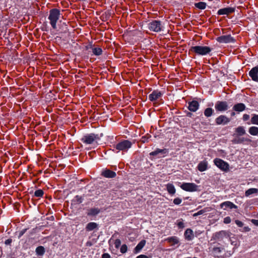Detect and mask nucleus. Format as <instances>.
Returning <instances> with one entry per match:
<instances>
[{"mask_svg": "<svg viewBox=\"0 0 258 258\" xmlns=\"http://www.w3.org/2000/svg\"><path fill=\"white\" fill-rule=\"evenodd\" d=\"M103 136L102 133L95 134L94 133L88 134L84 136L81 139V141L86 144H91L95 143L99 144V141Z\"/></svg>", "mask_w": 258, "mask_h": 258, "instance_id": "nucleus-1", "label": "nucleus"}, {"mask_svg": "<svg viewBox=\"0 0 258 258\" xmlns=\"http://www.w3.org/2000/svg\"><path fill=\"white\" fill-rule=\"evenodd\" d=\"M212 49L207 46H191L189 49V52H194L198 55H205L209 54Z\"/></svg>", "mask_w": 258, "mask_h": 258, "instance_id": "nucleus-2", "label": "nucleus"}, {"mask_svg": "<svg viewBox=\"0 0 258 258\" xmlns=\"http://www.w3.org/2000/svg\"><path fill=\"white\" fill-rule=\"evenodd\" d=\"M60 11L56 9H53L50 11L48 19L53 29L56 28V22L59 19Z\"/></svg>", "mask_w": 258, "mask_h": 258, "instance_id": "nucleus-3", "label": "nucleus"}, {"mask_svg": "<svg viewBox=\"0 0 258 258\" xmlns=\"http://www.w3.org/2000/svg\"><path fill=\"white\" fill-rule=\"evenodd\" d=\"M214 163L221 170L227 171L229 170V165L228 163L221 159H215Z\"/></svg>", "mask_w": 258, "mask_h": 258, "instance_id": "nucleus-4", "label": "nucleus"}, {"mask_svg": "<svg viewBox=\"0 0 258 258\" xmlns=\"http://www.w3.org/2000/svg\"><path fill=\"white\" fill-rule=\"evenodd\" d=\"M132 143L128 140H124L116 144L115 148L118 150L127 151L131 147Z\"/></svg>", "mask_w": 258, "mask_h": 258, "instance_id": "nucleus-5", "label": "nucleus"}, {"mask_svg": "<svg viewBox=\"0 0 258 258\" xmlns=\"http://www.w3.org/2000/svg\"><path fill=\"white\" fill-rule=\"evenodd\" d=\"M148 28L150 31L154 32H159L161 31L162 25L160 21L154 20L148 24Z\"/></svg>", "mask_w": 258, "mask_h": 258, "instance_id": "nucleus-6", "label": "nucleus"}, {"mask_svg": "<svg viewBox=\"0 0 258 258\" xmlns=\"http://www.w3.org/2000/svg\"><path fill=\"white\" fill-rule=\"evenodd\" d=\"M198 185L194 183H183L180 187L184 190L192 192L198 190Z\"/></svg>", "mask_w": 258, "mask_h": 258, "instance_id": "nucleus-7", "label": "nucleus"}, {"mask_svg": "<svg viewBox=\"0 0 258 258\" xmlns=\"http://www.w3.org/2000/svg\"><path fill=\"white\" fill-rule=\"evenodd\" d=\"M215 108L217 111L222 112L227 110L228 106L227 102L218 101L216 103Z\"/></svg>", "mask_w": 258, "mask_h": 258, "instance_id": "nucleus-8", "label": "nucleus"}, {"mask_svg": "<svg viewBox=\"0 0 258 258\" xmlns=\"http://www.w3.org/2000/svg\"><path fill=\"white\" fill-rule=\"evenodd\" d=\"M217 41L219 43H230L234 42V39L230 35H222L217 38Z\"/></svg>", "mask_w": 258, "mask_h": 258, "instance_id": "nucleus-9", "label": "nucleus"}, {"mask_svg": "<svg viewBox=\"0 0 258 258\" xmlns=\"http://www.w3.org/2000/svg\"><path fill=\"white\" fill-rule=\"evenodd\" d=\"M162 95V93L161 91L154 90L149 95V99L151 101L153 102L157 100L159 98L161 97Z\"/></svg>", "mask_w": 258, "mask_h": 258, "instance_id": "nucleus-10", "label": "nucleus"}, {"mask_svg": "<svg viewBox=\"0 0 258 258\" xmlns=\"http://www.w3.org/2000/svg\"><path fill=\"white\" fill-rule=\"evenodd\" d=\"M215 121L217 125L226 124L230 121V119L227 116L221 115L216 118Z\"/></svg>", "mask_w": 258, "mask_h": 258, "instance_id": "nucleus-11", "label": "nucleus"}, {"mask_svg": "<svg viewBox=\"0 0 258 258\" xmlns=\"http://www.w3.org/2000/svg\"><path fill=\"white\" fill-rule=\"evenodd\" d=\"M249 76L253 81L258 82V65L249 71Z\"/></svg>", "mask_w": 258, "mask_h": 258, "instance_id": "nucleus-12", "label": "nucleus"}, {"mask_svg": "<svg viewBox=\"0 0 258 258\" xmlns=\"http://www.w3.org/2000/svg\"><path fill=\"white\" fill-rule=\"evenodd\" d=\"M235 11V9L233 8L230 7H227L223 9H221L218 10L217 14L219 15H229L230 14H231L233 13Z\"/></svg>", "mask_w": 258, "mask_h": 258, "instance_id": "nucleus-13", "label": "nucleus"}, {"mask_svg": "<svg viewBox=\"0 0 258 258\" xmlns=\"http://www.w3.org/2000/svg\"><path fill=\"white\" fill-rule=\"evenodd\" d=\"M199 107V103L197 101L193 100L188 102V109L192 112L196 111Z\"/></svg>", "mask_w": 258, "mask_h": 258, "instance_id": "nucleus-14", "label": "nucleus"}, {"mask_svg": "<svg viewBox=\"0 0 258 258\" xmlns=\"http://www.w3.org/2000/svg\"><path fill=\"white\" fill-rule=\"evenodd\" d=\"M220 207L221 208H223L224 210H226L227 208H229L230 209L237 208L236 205L230 201H226L221 203L220 204Z\"/></svg>", "mask_w": 258, "mask_h": 258, "instance_id": "nucleus-15", "label": "nucleus"}, {"mask_svg": "<svg viewBox=\"0 0 258 258\" xmlns=\"http://www.w3.org/2000/svg\"><path fill=\"white\" fill-rule=\"evenodd\" d=\"M116 173L109 169L104 170L102 172V175L106 178H113L116 176Z\"/></svg>", "mask_w": 258, "mask_h": 258, "instance_id": "nucleus-16", "label": "nucleus"}, {"mask_svg": "<svg viewBox=\"0 0 258 258\" xmlns=\"http://www.w3.org/2000/svg\"><path fill=\"white\" fill-rule=\"evenodd\" d=\"M229 236V232L225 231H220L215 234V238L217 239H222L224 237Z\"/></svg>", "mask_w": 258, "mask_h": 258, "instance_id": "nucleus-17", "label": "nucleus"}, {"mask_svg": "<svg viewBox=\"0 0 258 258\" xmlns=\"http://www.w3.org/2000/svg\"><path fill=\"white\" fill-rule=\"evenodd\" d=\"M245 105L242 103H237L233 107V109L237 112H241L245 109Z\"/></svg>", "mask_w": 258, "mask_h": 258, "instance_id": "nucleus-18", "label": "nucleus"}, {"mask_svg": "<svg viewBox=\"0 0 258 258\" xmlns=\"http://www.w3.org/2000/svg\"><path fill=\"white\" fill-rule=\"evenodd\" d=\"M207 168L208 162L205 160L200 162L198 166V169L201 172H203L206 170L207 169Z\"/></svg>", "mask_w": 258, "mask_h": 258, "instance_id": "nucleus-19", "label": "nucleus"}, {"mask_svg": "<svg viewBox=\"0 0 258 258\" xmlns=\"http://www.w3.org/2000/svg\"><path fill=\"white\" fill-rule=\"evenodd\" d=\"M184 237L187 240H192L194 237L192 230L190 229H187L184 232Z\"/></svg>", "mask_w": 258, "mask_h": 258, "instance_id": "nucleus-20", "label": "nucleus"}, {"mask_svg": "<svg viewBox=\"0 0 258 258\" xmlns=\"http://www.w3.org/2000/svg\"><path fill=\"white\" fill-rule=\"evenodd\" d=\"M168 153V150L167 149H157L155 151L152 152L150 153V155L152 156H156L160 154H165Z\"/></svg>", "mask_w": 258, "mask_h": 258, "instance_id": "nucleus-21", "label": "nucleus"}, {"mask_svg": "<svg viewBox=\"0 0 258 258\" xmlns=\"http://www.w3.org/2000/svg\"><path fill=\"white\" fill-rule=\"evenodd\" d=\"M166 240L171 244V245H173L179 243V239L176 236H171L167 238Z\"/></svg>", "mask_w": 258, "mask_h": 258, "instance_id": "nucleus-22", "label": "nucleus"}, {"mask_svg": "<svg viewBox=\"0 0 258 258\" xmlns=\"http://www.w3.org/2000/svg\"><path fill=\"white\" fill-rule=\"evenodd\" d=\"M145 245V240H142L135 248L134 252L139 253Z\"/></svg>", "mask_w": 258, "mask_h": 258, "instance_id": "nucleus-23", "label": "nucleus"}, {"mask_svg": "<svg viewBox=\"0 0 258 258\" xmlns=\"http://www.w3.org/2000/svg\"><path fill=\"white\" fill-rule=\"evenodd\" d=\"M100 212V210L98 208H91L87 213L88 216H94L98 215Z\"/></svg>", "mask_w": 258, "mask_h": 258, "instance_id": "nucleus-24", "label": "nucleus"}, {"mask_svg": "<svg viewBox=\"0 0 258 258\" xmlns=\"http://www.w3.org/2000/svg\"><path fill=\"white\" fill-rule=\"evenodd\" d=\"M235 132L239 136H242L245 134V131L243 126H239L236 128Z\"/></svg>", "mask_w": 258, "mask_h": 258, "instance_id": "nucleus-25", "label": "nucleus"}, {"mask_svg": "<svg viewBox=\"0 0 258 258\" xmlns=\"http://www.w3.org/2000/svg\"><path fill=\"white\" fill-rule=\"evenodd\" d=\"M251 141L249 139L245 138H239L234 140V142L236 144H242L245 142H250Z\"/></svg>", "mask_w": 258, "mask_h": 258, "instance_id": "nucleus-26", "label": "nucleus"}, {"mask_svg": "<svg viewBox=\"0 0 258 258\" xmlns=\"http://www.w3.org/2000/svg\"><path fill=\"white\" fill-rule=\"evenodd\" d=\"M97 227V224L95 222H90L86 226V230L87 231H92Z\"/></svg>", "mask_w": 258, "mask_h": 258, "instance_id": "nucleus-27", "label": "nucleus"}, {"mask_svg": "<svg viewBox=\"0 0 258 258\" xmlns=\"http://www.w3.org/2000/svg\"><path fill=\"white\" fill-rule=\"evenodd\" d=\"M248 132L252 136H258V127L256 126H251L249 128Z\"/></svg>", "mask_w": 258, "mask_h": 258, "instance_id": "nucleus-28", "label": "nucleus"}, {"mask_svg": "<svg viewBox=\"0 0 258 258\" xmlns=\"http://www.w3.org/2000/svg\"><path fill=\"white\" fill-rule=\"evenodd\" d=\"M258 192V189L255 188H251L247 189L245 192V196L248 197L253 194H257Z\"/></svg>", "mask_w": 258, "mask_h": 258, "instance_id": "nucleus-29", "label": "nucleus"}, {"mask_svg": "<svg viewBox=\"0 0 258 258\" xmlns=\"http://www.w3.org/2000/svg\"><path fill=\"white\" fill-rule=\"evenodd\" d=\"M84 199L82 197L76 196L72 201L74 204H80L83 202Z\"/></svg>", "mask_w": 258, "mask_h": 258, "instance_id": "nucleus-30", "label": "nucleus"}, {"mask_svg": "<svg viewBox=\"0 0 258 258\" xmlns=\"http://www.w3.org/2000/svg\"><path fill=\"white\" fill-rule=\"evenodd\" d=\"M36 253L38 255H43L45 252V248L42 246H38L35 250Z\"/></svg>", "mask_w": 258, "mask_h": 258, "instance_id": "nucleus-31", "label": "nucleus"}, {"mask_svg": "<svg viewBox=\"0 0 258 258\" xmlns=\"http://www.w3.org/2000/svg\"><path fill=\"white\" fill-rule=\"evenodd\" d=\"M167 190L170 195H174L175 193V188L172 184L169 183L167 185Z\"/></svg>", "mask_w": 258, "mask_h": 258, "instance_id": "nucleus-32", "label": "nucleus"}, {"mask_svg": "<svg viewBox=\"0 0 258 258\" xmlns=\"http://www.w3.org/2000/svg\"><path fill=\"white\" fill-rule=\"evenodd\" d=\"M92 52L94 55L99 56L102 54V50L100 47L92 48Z\"/></svg>", "mask_w": 258, "mask_h": 258, "instance_id": "nucleus-33", "label": "nucleus"}, {"mask_svg": "<svg viewBox=\"0 0 258 258\" xmlns=\"http://www.w3.org/2000/svg\"><path fill=\"white\" fill-rule=\"evenodd\" d=\"M214 110L212 108H207L204 111V115L206 117H210L212 115Z\"/></svg>", "mask_w": 258, "mask_h": 258, "instance_id": "nucleus-34", "label": "nucleus"}, {"mask_svg": "<svg viewBox=\"0 0 258 258\" xmlns=\"http://www.w3.org/2000/svg\"><path fill=\"white\" fill-rule=\"evenodd\" d=\"M196 7L199 9L204 10L206 8V4L204 2H199L195 4Z\"/></svg>", "mask_w": 258, "mask_h": 258, "instance_id": "nucleus-35", "label": "nucleus"}, {"mask_svg": "<svg viewBox=\"0 0 258 258\" xmlns=\"http://www.w3.org/2000/svg\"><path fill=\"white\" fill-rule=\"evenodd\" d=\"M251 122L252 124L258 125V115L253 114L251 118Z\"/></svg>", "mask_w": 258, "mask_h": 258, "instance_id": "nucleus-36", "label": "nucleus"}, {"mask_svg": "<svg viewBox=\"0 0 258 258\" xmlns=\"http://www.w3.org/2000/svg\"><path fill=\"white\" fill-rule=\"evenodd\" d=\"M44 194L43 191L42 189L36 190L34 192V196L36 197H42Z\"/></svg>", "mask_w": 258, "mask_h": 258, "instance_id": "nucleus-37", "label": "nucleus"}, {"mask_svg": "<svg viewBox=\"0 0 258 258\" xmlns=\"http://www.w3.org/2000/svg\"><path fill=\"white\" fill-rule=\"evenodd\" d=\"M127 247L125 244H123L120 247V252L122 253H124L126 252Z\"/></svg>", "mask_w": 258, "mask_h": 258, "instance_id": "nucleus-38", "label": "nucleus"}, {"mask_svg": "<svg viewBox=\"0 0 258 258\" xmlns=\"http://www.w3.org/2000/svg\"><path fill=\"white\" fill-rule=\"evenodd\" d=\"M181 199L179 198H176L174 199L173 200V203L175 205H179L181 203Z\"/></svg>", "mask_w": 258, "mask_h": 258, "instance_id": "nucleus-39", "label": "nucleus"}, {"mask_svg": "<svg viewBox=\"0 0 258 258\" xmlns=\"http://www.w3.org/2000/svg\"><path fill=\"white\" fill-rule=\"evenodd\" d=\"M114 245L115 247L116 248H118L121 245V241L118 239H116L114 242Z\"/></svg>", "mask_w": 258, "mask_h": 258, "instance_id": "nucleus-40", "label": "nucleus"}, {"mask_svg": "<svg viewBox=\"0 0 258 258\" xmlns=\"http://www.w3.org/2000/svg\"><path fill=\"white\" fill-rule=\"evenodd\" d=\"M235 222L239 227H242L243 226V223L238 220H236Z\"/></svg>", "mask_w": 258, "mask_h": 258, "instance_id": "nucleus-41", "label": "nucleus"}, {"mask_svg": "<svg viewBox=\"0 0 258 258\" xmlns=\"http://www.w3.org/2000/svg\"><path fill=\"white\" fill-rule=\"evenodd\" d=\"M27 230V229H24L22 230H21V231H20V232L19 233V235H18V238H20V237H21V236H22L24 234V233L26 232Z\"/></svg>", "mask_w": 258, "mask_h": 258, "instance_id": "nucleus-42", "label": "nucleus"}, {"mask_svg": "<svg viewBox=\"0 0 258 258\" xmlns=\"http://www.w3.org/2000/svg\"><path fill=\"white\" fill-rule=\"evenodd\" d=\"M231 222V218L230 217H226L224 219V223L225 224H229Z\"/></svg>", "mask_w": 258, "mask_h": 258, "instance_id": "nucleus-43", "label": "nucleus"}, {"mask_svg": "<svg viewBox=\"0 0 258 258\" xmlns=\"http://www.w3.org/2000/svg\"><path fill=\"white\" fill-rule=\"evenodd\" d=\"M12 241V239L11 238L8 239L5 241V244L7 245H11Z\"/></svg>", "mask_w": 258, "mask_h": 258, "instance_id": "nucleus-44", "label": "nucleus"}, {"mask_svg": "<svg viewBox=\"0 0 258 258\" xmlns=\"http://www.w3.org/2000/svg\"><path fill=\"white\" fill-rule=\"evenodd\" d=\"M177 226L179 228H183L184 227V223L182 222H179L177 223Z\"/></svg>", "mask_w": 258, "mask_h": 258, "instance_id": "nucleus-45", "label": "nucleus"}, {"mask_svg": "<svg viewBox=\"0 0 258 258\" xmlns=\"http://www.w3.org/2000/svg\"><path fill=\"white\" fill-rule=\"evenodd\" d=\"M249 118V115L248 114H244L243 115V120L246 121V120H248Z\"/></svg>", "mask_w": 258, "mask_h": 258, "instance_id": "nucleus-46", "label": "nucleus"}, {"mask_svg": "<svg viewBox=\"0 0 258 258\" xmlns=\"http://www.w3.org/2000/svg\"><path fill=\"white\" fill-rule=\"evenodd\" d=\"M102 258H110V255L107 253H104L102 255Z\"/></svg>", "mask_w": 258, "mask_h": 258, "instance_id": "nucleus-47", "label": "nucleus"}, {"mask_svg": "<svg viewBox=\"0 0 258 258\" xmlns=\"http://www.w3.org/2000/svg\"><path fill=\"white\" fill-rule=\"evenodd\" d=\"M206 212V210L203 209V210H201L198 211L197 213H198L199 215H202V214H204Z\"/></svg>", "mask_w": 258, "mask_h": 258, "instance_id": "nucleus-48", "label": "nucleus"}, {"mask_svg": "<svg viewBox=\"0 0 258 258\" xmlns=\"http://www.w3.org/2000/svg\"><path fill=\"white\" fill-rule=\"evenodd\" d=\"M250 228L248 227H244L243 228V230L242 231V232H247V231H250Z\"/></svg>", "mask_w": 258, "mask_h": 258, "instance_id": "nucleus-49", "label": "nucleus"}, {"mask_svg": "<svg viewBox=\"0 0 258 258\" xmlns=\"http://www.w3.org/2000/svg\"><path fill=\"white\" fill-rule=\"evenodd\" d=\"M252 222L254 225L258 226V220H254V219H253V220H252Z\"/></svg>", "mask_w": 258, "mask_h": 258, "instance_id": "nucleus-50", "label": "nucleus"}, {"mask_svg": "<svg viewBox=\"0 0 258 258\" xmlns=\"http://www.w3.org/2000/svg\"><path fill=\"white\" fill-rule=\"evenodd\" d=\"M137 258H145V254H141L137 257Z\"/></svg>", "mask_w": 258, "mask_h": 258, "instance_id": "nucleus-51", "label": "nucleus"}, {"mask_svg": "<svg viewBox=\"0 0 258 258\" xmlns=\"http://www.w3.org/2000/svg\"><path fill=\"white\" fill-rule=\"evenodd\" d=\"M86 49H90V48H92V45H91V44H89V45H87V46H86Z\"/></svg>", "mask_w": 258, "mask_h": 258, "instance_id": "nucleus-52", "label": "nucleus"}, {"mask_svg": "<svg viewBox=\"0 0 258 258\" xmlns=\"http://www.w3.org/2000/svg\"><path fill=\"white\" fill-rule=\"evenodd\" d=\"M199 216L198 213H196L194 214V215H193L194 217H196V216Z\"/></svg>", "mask_w": 258, "mask_h": 258, "instance_id": "nucleus-53", "label": "nucleus"}, {"mask_svg": "<svg viewBox=\"0 0 258 258\" xmlns=\"http://www.w3.org/2000/svg\"><path fill=\"white\" fill-rule=\"evenodd\" d=\"M214 249H215V250H218L219 251H220V248H219V247L214 248Z\"/></svg>", "mask_w": 258, "mask_h": 258, "instance_id": "nucleus-54", "label": "nucleus"}, {"mask_svg": "<svg viewBox=\"0 0 258 258\" xmlns=\"http://www.w3.org/2000/svg\"><path fill=\"white\" fill-rule=\"evenodd\" d=\"M142 139V142L144 143L145 140V137L144 136H143Z\"/></svg>", "mask_w": 258, "mask_h": 258, "instance_id": "nucleus-55", "label": "nucleus"}, {"mask_svg": "<svg viewBox=\"0 0 258 258\" xmlns=\"http://www.w3.org/2000/svg\"><path fill=\"white\" fill-rule=\"evenodd\" d=\"M235 114V112H232L231 113V116H234Z\"/></svg>", "mask_w": 258, "mask_h": 258, "instance_id": "nucleus-56", "label": "nucleus"}, {"mask_svg": "<svg viewBox=\"0 0 258 258\" xmlns=\"http://www.w3.org/2000/svg\"><path fill=\"white\" fill-rule=\"evenodd\" d=\"M148 136H149L148 134H146V139H148V138H149Z\"/></svg>", "mask_w": 258, "mask_h": 258, "instance_id": "nucleus-57", "label": "nucleus"}, {"mask_svg": "<svg viewBox=\"0 0 258 258\" xmlns=\"http://www.w3.org/2000/svg\"><path fill=\"white\" fill-rule=\"evenodd\" d=\"M147 15H148V17H150L149 13H147Z\"/></svg>", "mask_w": 258, "mask_h": 258, "instance_id": "nucleus-58", "label": "nucleus"}, {"mask_svg": "<svg viewBox=\"0 0 258 258\" xmlns=\"http://www.w3.org/2000/svg\"><path fill=\"white\" fill-rule=\"evenodd\" d=\"M9 258H14V257H9Z\"/></svg>", "mask_w": 258, "mask_h": 258, "instance_id": "nucleus-59", "label": "nucleus"}, {"mask_svg": "<svg viewBox=\"0 0 258 258\" xmlns=\"http://www.w3.org/2000/svg\"><path fill=\"white\" fill-rule=\"evenodd\" d=\"M146 258H148V257L146 256Z\"/></svg>", "mask_w": 258, "mask_h": 258, "instance_id": "nucleus-60", "label": "nucleus"}]
</instances>
